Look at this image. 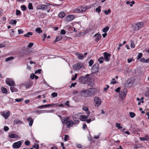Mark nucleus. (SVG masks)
<instances>
[{"mask_svg": "<svg viewBox=\"0 0 149 149\" xmlns=\"http://www.w3.org/2000/svg\"><path fill=\"white\" fill-rule=\"evenodd\" d=\"M112 81H111L110 83V84H115L117 83V82L115 81V79L114 78H113L112 79Z\"/></svg>", "mask_w": 149, "mask_h": 149, "instance_id": "nucleus-43", "label": "nucleus"}, {"mask_svg": "<svg viewBox=\"0 0 149 149\" xmlns=\"http://www.w3.org/2000/svg\"><path fill=\"white\" fill-rule=\"evenodd\" d=\"M35 31L38 33H40L42 32V31L40 28H37L36 29Z\"/></svg>", "mask_w": 149, "mask_h": 149, "instance_id": "nucleus-23", "label": "nucleus"}, {"mask_svg": "<svg viewBox=\"0 0 149 149\" xmlns=\"http://www.w3.org/2000/svg\"><path fill=\"white\" fill-rule=\"evenodd\" d=\"M33 147L34 148H36V149H38L39 147L38 145L37 144H34L33 145Z\"/></svg>", "mask_w": 149, "mask_h": 149, "instance_id": "nucleus-55", "label": "nucleus"}, {"mask_svg": "<svg viewBox=\"0 0 149 149\" xmlns=\"http://www.w3.org/2000/svg\"><path fill=\"white\" fill-rule=\"evenodd\" d=\"M94 93V90L93 88H90L86 90L82 91L80 94L82 96L87 97L93 94Z\"/></svg>", "mask_w": 149, "mask_h": 149, "instance_id": "nucleus-2", "label": "nucleus"}, {"mask_svg": "<svg viewBox=\"0 0 149 149\" xmlns=\"http://www.w3.org/2000/svg\"><path fill=\"white\" fill-rule=\"evenodd\" d=\"M35 75L33 74H32L30 75V78L31 79H33Z\"/></svg>", "mask_w": 149, "mask_h": 149, "instance_id": "nucleus-59", "label": "nucleus"}, {"mask_svg": "<svg viewBox=\"0 0 149 149\" xmlns=\"http://www.w3.org/2000/svg\"><path fill=\"white\" fill-rule=\"evenodd\" d=\"M135 46L133 43V41H131V47L132 48H134V47Z\"/></svg>", "mask_w": 149, "mask_h": 149, "instance_id": "nucleus-48", "label": "nucleus"}, {"mask_svg": "<svg viewBox=\"0 0 149 149\" xmlns=\"http://www.w3.org/2000/svg\"><path fill=\"white\" fill-rule=\"evenodd\" d=\"M81 8H82V11L83 12L85 11L86 10V6L83 5L82 6H81Z\"/></svg>", "mask_w": 149, "mask_h": 149, "instance_id": "nucleus-32", "label": "nucleus"}, {"mask_svg": "<svg viewBox=\"0 0 149 149\" xmlns=\"http://www.w3.org/2000/svg\"><path fill=\"white\" fill-rule=\"evenodd\" d=\"M25 143L26 145H29L30 144V142L28 140H27L25 142Z\"/></svg>", "mask_w": 149, "mask_h": 149, "instance_id": "nucleus-61", "label": "nucleus"}, {"mask_svg": "<svg viewBox=\"0 0 149 149\" xmlns=\"http://www.w3.org/2000/svg\"><path fill=\"white\" fill-rule=\"evenodd\" d=\"M127 94L126 91H121L120 93V96L122 97H125Z\"/></svg>", "mask_w": 149, "mask_h": 149, "instance_id": "nucleus-17", "label": "nucleus"}, {"mask_svg": "<svg viewBox=\"0 0 149 149\" xmlns=\"http://www.w3.org/2000/svg\"><path fill=\"white\" fill-rule=\"evenodd\" d=\"M5 47V44H0V48L3 47Z\"/></svg>", "mask_w": 149, "mask_h": 149, "instance_id": "nucleus-64", "label": "nucleus"}, {"mask_svg": "<svg viewBox=\"0 0 149 149\" xmlns=\"http://www.w3.org/2000/svg\"><path fill=\"white\" fill-rule=\"evenodd\" d=\"M143 23L142 22H140L135 24V25H132L131 27L134 31L138 30L140 29L143 26Z\"/></svg>", "mask_w": 149, "mask_h": 149, "instance_id": "nucleus-3", "label": "nucleus"}, {"mask_svg": "<svg viewBox=\"0 0 149 149\" xmlns=\"http://www.w3.org/2000/svg\"><path fill=\"white\" fill-rule=\"evenodd\" d=\"M13 59L14 57H13L11 56L6 58L5 60V61L6 62H8L11 60Z\"/></svg>", "mask_w": 149, "mask_h": 149, "instance_id": "nucleus-27", "label": "nucleus"}, {"mask_svg": "<svg viewBox=\"0 0 149 149\" xmlns=\"http://www.w3.org/2000/svg\"><path fill=\"white\" fill-rule=\"evenodd\" d=\"M6 84L10 86H14V82L11 79L7 78L6 80Z\"/></svg>", "mask_w": 149, "mask_h": 149, "instance_id": "nucleus-9", "label": "nucleus"}, {"mask_svg": "<svg viewBox=\"0 0 149 149\" xmlns=\"http://www.w3.org/2000/svg\"><path fill=\"white\" fill-rule=\"evenodd\" d=\"M69 136L68 135H66L65 136L64 140H67V139H69Z\"/></svg>", "mask_w": 149, "mask_h": 149, "instance_id": "nucleus-60", "label": "nucleus"}, {"mask_svg": "<svg viewBox=\"0 0 149 149\" xmlns=\"http://www.w3.org/2000/svg\"><path fill=\"white\" fill-rule=\"evenodd\" d=\"M66 32L64 30L62 29L61 31V33L63 35H65V34Z\"/></svg>", "mask_w": 149, "mask_h": 149, "instance_id": "nucleus-50", "label": "nucleus"}, {"mask_svg": "<svg viewBox=\"0 0 149 149\" xmlns=\"http://www.w3.org/2000/svg\"><path fill=\"white\" fill-rule=\"evenodd\" d=\"M41 69L38 70L36 71V72H35V73L36 74H37L38 73L40 74L41 73Z\"/></svg>", "mask_w": 149, "mask_h": 149, "instance_id": "nucleus-47", "label": "nucleus"}, {"mask_svg": "<svg viewBox=\"0 0 149 149\" xmlns=\"http://www.w3.org/2000/svg\"><path fill=\"white\" fill-rule=\"evenodd\" d=\"M10 89L12 92H16L18 91L17 90L14 88V86H11L10 87Z\"/></svg>", "mask_w": 149, "mask_h": 149, "instance_id": "nucleus-18", "label": "nucleus"}, {"mask_svg": "<svg viewBox=\"0 0 149 149\" xmlns=\"http://www.w3.org/2000/svg\"><path fill=\"white\" fill-rule=\"evenodd\" d=\"M33 33L32 32H28L27 34H25L24 35V36L25 37H30L29 36H31L32 35Z\"/></svg>", "mask_w": 149, "mask_h": 149, "instance_id": "nucleus-25", "label": "nucleus"}, {"mask_svg": "<svg viewBox=\"0 0 149 149\" xmlns=\"http://www.w3.org/2000/svg\"><path fill=\"white\" fill-rule=\"evenodd\" d=\"M143 140H148L149 139V138L148 135H146L145 136V137L143 138Z\"/></svg>", "mask_w": 149, "mask_h": 149, "instance_id": "nucleus-57", "label": "nucleus"}, {"mask_svg": "<svg viewBox=\"0 0 149 149\" xmlns=\"http://www.w3.org/2000/svg\"><path fill=\"white\" fill-rule=\"evenodd\" d=\"M14 123L16 124H17L19 123L20 122V120L18 119H17L14 120Z\"/></svg>", "mask_w": 149, "mask_h": 149, "instance_id": "nucleus-42", "label": "nucleus"}, {"mask_svg": "<svg viewBox=\"0 0 149 149\" xmlns=\"http://www.w3.org/2000/svg\"><path fill=\"white\" fill-rule=\"evenodd\" d=\"M33 43L32 42L30 43L28 45V47L29 48H31L33 45Z\"/></svg>", "mask_w": 149, "mask_h": 149, "instance_id": "nucleus-46", "label": "nucleus"}, {"mask_svg": "<svg viewBox=\"0 0 149 149\" xmlns=\"http://www.w3.org/2000/svg\"><path fill=\"white\" fill-rule=\"evenodd\" d=\"M142 53H139L138 56H137V59H140L142 56Z\"/></svg>", "mask_w": 149, "mask_h": 149, "instance_id": "nucleus-34", "label": "nucleus"}, {"mask_svg": "<svg viewBox=\"0 0 149 149\" xmlns=\"http://www.w3.org/2000/svg\"><path fill=\"white\" fill-rule=\"evenodd\" d=\"M109 29V27L107 26H106L103 29L102 31L104 32H106L108 31Z\"/></svg>", "mask_w": 149, "mask_h": 149, "instance_id": "nucleus-28", "label": "nucleus"}, {"mask_svg": "<svg viewBox=\"0 0 149 149\" xmlns=\"http://www.w3.org/2000/svg\"><path fill=\"white\" fill-rule=\"evenodd\" d=\"M94 101L95 103V107H98L101 105L102 103L101 99L97 97H94Z\"/></svg>", "mask_w": 149, "mask_h": 149, "instance_id": "nucleus-5", "label": "nucleus"}, {"mask_svg": "<svg viewBox=\"0 0 149 149\" xmlns=\"http://www.w3.org/2000/svg\"><path fill=\"white\" fill-rule=\"evenodd\" d=\"M27 120L29 122V125L30 126H31L32 125L33 123V120L31 118H28L27 119Z\"/></svg>", "mask_w": 149, "mask_h": 149, "instance_id": "nucleus-16", "label": "nucleus"}, {"mask_svg": "<svg viewBox=\"0 0 149 149\" xmlns=\"http://www.w3.org/2000/svg\"><path fill=\"white\" fill-rule=\"evenodd\" d=\"M65 14L64 12H61L59 14V16L60 18H63L64 17Z\"/></svg>", "mask_w": 149, "mask_h": 149, "instance_id": "nucleus-26", "label": "nucleus"}, {"mask_svg": "<svg viewBox=\"0 0 149 149\" xmlns=\"http://www.w3.org/2000/svg\"><path fill=\"white\" fill-rule=\"evenodd\" d=\"M21 8H22V10L23 11L25 10L26 9V8L24 5L21 6Z\"/></svg>", "mask_w": 149, "mask_h": 149, "instance_id": "nucleus-33", "label": "nucleus"}, {"mask_svg": "<svg viewBox=\"0 0 149 149\" xmlns=\"http://www.w3.org/2000/svg\"><path fill=\"white\" fill-rule=\"evenodd\" d=\"M82 109L83 110L86 111V112H87V111L88 112H89V111H88V108L86 107H83L82 108Z\"/></svg>", "mask_w": 149, "mask_h": 149, "instance_id": "nucleus-45", "label": "nucleus"}, {"mask_svg": "<svg viewBox=\"0 0 149 149\" xmlns=\"http://www.w3.org/2000/svg\"><path fill=\"white\" fill-rule=\"evenodd\" d=\"M77 55H78V58L80 59H83L84 56L82 54L78 53L77 54Z\"/></svg>", "mask_w": 149, "mask_h": 149, "instance_id": "nucleus-20", "label": "nucleus"}, {"mask_svg": "<svg viewBox=\"0 0 149 149\" xmlns=\"http://www.w3.org/2000/svg\"><path fill=\"white\" fill-rule=\"evenodd\" d=\"M145 60L146 59L145 58H142L140 59V61L141 62L145 63Z\"/></svg>", "mask_w": 149, "mask_h": 149, "instance_id": "nucleus-52", "label": "nucleus"}, {"mask_svg": "<svg viewBox=\"0 0 149 149\" xmlns=\"http://www.w3.org/2000/svg\"><path fill=\"white\" fill-rule=\"evenodd\" d=\"M141 146L139 144H137L134 147V148L136 149H137L140 147Z\"/></svg>", "mask_w": 149, "mask_h": 149, "instance_id": "nucleus-40", "label": "nucleus"}, {"mask_svg": "<svg viewBox=\"0 0 149 149\" xmlns=\"http://www.w3.org/2000/svg\"><path fill=\"white\" fill-rule=\"evenodd\" d=\"M77 84V82H74L73 83H72L71 86H70V88H71L72 87H74Z\"/></svg>", "mask_w": 149, "mask_h": 149, "instance_id": "nucleus-44", "label": "nucleus"}, {"mask_svg": "<svg viewBox=\"0 0 149 149\" xmlns=\"http://www.w3.org/2000/svg\"><path fill=\"white\" fill-rule=\"evenodd\" d=\"M116 127H117L118 129H122L123 128V127L121 126L120 123H116Z\"/></svg>", "mask_w": 149, "mask_h": 149, "instance_id": "nucleus-24", "label": "nucleus"}, {"mask_svg": "<svg viewBox=\"0 0 149 149\" xmlns=\"http://www.w3.org/2000/svg\"><path fill=\"white\" fill-rule=\"evenodd\" d=\"M6 20V17H3L1 19V21H4L3 23H5V21Z\"/></svg>", "mask_w": 149, "mask_h": 149, "instance_id": "nucleus-62", "label": "nucleus"}, {"mask_svg": "<svg viewBox=\"0 0 149 149\" xmlns=\"http://www.w3.org/2000/svg\"><path fill=\"white\" fill-rule=\"evenodd\" d=\"M77 74L76 73L75 74L74 77L72 78L71 79L72 80H74L77 78Z\"/></svg>", "mask_w": 149, "mask_h": 149, "instance_id": "nucleus-49", "label": "nucleus"}, {"mask_svg": "<svg viewBox=\"0 0 149 149\" xmlns=\"http://www.w3.org/2000/svg\"><path fill=\"white\" fill-rule=\"evenodd\" d=\"M2 92L4 93H7V91L6 88L4 87H2L1 88Z\"/></svg>", "mask_w": 149, "mask_h": 149, "instance_id": "nucleus-22", "label": "nucleus"}, {"mask_svg": "<svg viewBox=\"0 0 149 149\" xmlns=\"http://www.w3.org/2000/svg\"><path fill=\"white\" fill-rule=\"evenodd\" d=\"M9 127L8 126H6L4 127V130L5 131H7L9 130Z\"/></svg>", "mask_w": 149, "mask_h": 149, "instance_id": "nucleus-56", "label": "nucleus"}, {"mask_svg": "<svg viewBox=\"0 0 149 149\" xmlns=\"http://www.w3.org/2000/svg\"><path fill=\"white\" fill-rule=\"evenodd\" d=\"M94 37H96L95 39V41L97 42L101 38V35L100 34L97 33L94 35Z\"/></svg>", "mask_w": 149, "mask_h": 149, "instance_id": "nucleus-14", "label": "nucleus"}, {"mask_svg": "<svg viewBox=\"0 0 149 149\" xmlns=\"http://www.w3.org/2000/svg\"><path fill=\"white\" fill-rule=\"evenodd\" d=\"M80 119L81 120L85 121L87 119V117L85 115H82L80 116Z\"/></svg>", "mask_w": 149, "mask_h": 149, "instance_id": "nucleus-19", "label": "nucleus"}, {"mask_svg": "<svg viewBox=\"0 0 149 149\" xmlns=\"http://www.w3.org/2000/svg\"><path fill=\"white\" fill-rule=\"evenodd\" d=\"M18 33L19 34H20L21 33H23V31L21 29H18Z\"/></svg>", "mask_w": 149, "mask_h": 149, "instance_id": "nucleus-54", "label": "nucleus"}, {"mask_svg": "<svg viewBox=\"0 0 149 149\" xmlns=\"http://www.w3.org/2000/svg\"><path fill=\"white\" fill-rule=\"evenodd\" d=\"M1 115L3 116L5 119H7L10 115V112L9 111L7 112L6 113L5 112H2Z\"/></svg>", "mask_w": 149, "mask_h": 149, "instance_id": "nucleus-13", "label": "nucleus"}, {"mask_svg": "<svg viewBox=\"0 0 149 149\" xmlns=\"http://www.w3.org/2000/svg\"><path fill=\"white\" fill-rule=\"evenodd\" d=\"M74 16L73 15H68L66 18V20L67 22H70L73 20L74 19Z\"/></svg>", "mask_w": 149, "mask_h": 149, "instance_id": "nucleus-12", "label": "nucleus"}, {"mask_svg": "<svg viewBox=\"0 0 149 149\" xmlns=\"http://www.w3.org/2000/svg\"><path fill=\"white\" fill-rule=\"evenodd\" d=\"M23 100V99L22 98H17L15 99V101L16 102H22Z\"/></svg>", "mask_w": 149, "mask_h": 149, "instance_id": "nucleus-39", "label": "nucleus"}, {"mask_svg": "<svg viewBox=\"0 0 149 149\" xmlns=\"http://www.w3.org/2000/svg\"><path fill=\"white\" fill-rule=\"evenodd\" d=\"M82 8H81V6H80L79 7L77 8L76 10V12H77L78 13H82L83 12V11H82Z\"/></svg>", "mask_w": 149, "mask_h": 149, "instance_id": "nucleus-21", "label": "nucleus"}, {"mask_svg": "<svg viewBox=\"0 0 149 149\" xmlns=\"http://www.w3.org/2000/svg\"><path fill=\"white\" fill-rule=\"evenodd\" d=\"M76 146L79 148H82V146L81 145L79 144H77L76 145Z\"/></svg>", "mask_w": 149, "mask_h": 149, "instance_id": "nucleus-58", "label": "nucleus"}, {"mask_svg": "<svg viewBox=\"0 0 149 149\" xmlns=\"http://www.w3.org/2000/svg\"><path fill=\"white\" fill-rule=\"evenodd\" d=\"M89 76L88 74L82 76L78 79V81L82 84L86 83L90 86H93L94 84V81L93 79L89 77Z\"/></svg>", "mask_w": 149, "mask_h": 149, "instance_id": "nucleus-1", "label": "nucleus"}, {"mask_svg": "<svg viewBox=\"0 0 149 149\" xmlns=\"http://www.w3.org/2000/svg\"><path fill=\"white\" fill-rule=\"evenodd\" d=\"M99 68L98 64L97 63L95 64L92 67L91 70L94 72H97Z\"/></svg>", "mask_w": 149, "mask_h": 149, "instance_id": "nucleus-11", "label": "nucleus"}, {"mask_svg": "<svg viewBox=\"0 0 149 149\" xmlns=\"http://www.w3.org/2000/svg\"><path fill=\"white\" fill-rule=\"evenodd\" d=\"M21 14V13L20 10H16V15H20Z\"/></svg>", "mask_w": 149, "mask_h": 149, "instance_id": "nucleus-37", "label": "nucleus"}, {"mask_svg": "<svg viewBox=\"0 0 149 149\" xmlns=\"http://www.w3.org/2000/svg\"><path fill=\"white\" fill-rule=\"evenodd\" d=\"M62 39V37H58L57 38H56L55 40V42H57L58 41H59V40H61Z\"/></svg>", "mask_w": 149, "mask_h": 149, "instance_id": "nucleus-36", "label": "nucleus"}, {"mask_svg": "<svg viewBox=\"0 0 149 149\" xmlns=\"http://www.w3.org/2000/svg\"><path fill=\"white\" fill-rule=\"evenodd\" d=\"M130 3H132L133 4H134V1H131V2L129 1H127L126 2V3L127 4H130Z\"/></svg>", "mask_w": 149, "mask_h": 149, "instance_id": "nucleus-63", "label": "nucleus"}, {"mask_svg": "<svg viewBox=\"0 0 149 149\" xmlns=\"http://www.w3.org/2000/svg\"><path fill=\"white\" fill-rule=\"evenodd\" d=\"M93 61L92 60H91L88 62L89 66H91L93 65Z\"/></svg>", "mask_w": 149, "mask_h": 149, "instance_id": "nucleus-38", "label": "nucleus"}, {"mask_svg": "<svg viewBox=\"0 0 149 149\" xmlns=\"http://www.w3.org/2000/svg\"><path fill=\"white\" fill-rule=\"evenodd\" d=\"M129 114L130 117L132 118L134 117L136 115L135 114L134 112H130Z\"/></svg>", "mask_w": 149, "mask_h": 149, "instance_id": "nucleus-29", "label": "nucleus"}, {"mask_svg": "<svg viewBox=\"0 0 149 149\" xmlns=\"http://www.w3.org/2000/svg\"><path fill=\"white\" fill-rule=\"evenodd\" d=\"M120 87H119L115 89V91L116 93H118L120 91Z\"/></svg>", "mask_w": 149, "mask_h": 149, "instance_id": "nucleus-51", "label": "nucleus"}, {"mask_svg": "<svg viewBox=\"0 0 149 149\" xmlns=\"http://www.w3.org/2000/svg\"><path fill=\"white\" fill-rule=\"evenodd\" d=\"M22 143V142L20 141L15 142L13 144V147L14 148H19L21 147Z\"/></svg>", "mask_w": 149, "mask_h": 149, "instance_id": "nucleus-7", "label": "nucleus"}, {"mask_svg": "<svg viewBox=\"0 0 149 149\" xmlns=\"http://www.w3.org/2000/svg\"><path fill=\"white\" fill-rule=\"evenodd\" d=\"M11 22L12 24H15L17 23V21L16 20H11Z\"/></svg>", "mask_w": 149, "mask_h": 149, "instance_id": "nucleus-53", "label": "nucleus"}, {"mask_svg": "<svg viewBox=\"0 0 149 149\" xmlns=\"http://www.w3.org/2000/svg\"><path fill=\"white\" fill-rule=\"evenodd\" d=\"M100 8L101 6H99L96 9V11H97L98 13H100L101 11Z\"/></svg>", "mask_w": 149, "mask_h": 149, "instance_id": "nucleus-35", "label": "nucleus"}, {"mask_svg": "<svg viewBox=\"0 0 149 149\" xmlns=\"http://www.w3.org/2000/svg\"><path fill=\"white\" fill-rule=\"evenodd\" d=\"M84 66L83 64L81 63H79L75 64L74 66V68L79 70Z\"/></svg>", "mask_w": 149, "mask_h": 149, "instance_id": "nucleus-10", "label": "nucleus"}, {"mask_svg": "<svg viewBox=\"0 0 149 149\" xmlns=\"http://www.w3.org/2000/svg\"><path fill=\"white\" fill-rule=\"evenodd\" d=\"M28 8L30 10L33 9V7L32 6V4L31 3H29L28 5Z\"/></svg>", "mask_w": 149, "mask_h": 149, "instance_id": "nucleus-31", "label": "nucleus"}, {"mask_svg": "<svg viewBox=\"0 0 149 149\" xmlns=\"http://www.w3.org/2000/svg\"><path fill=\"white\" fill-rule=\"evenodd\" d=\"M39 9L43 10H46L48 6L45 5H42L39 6Z\"/></svg>", "mask_w": 149, "mask_h": 149, "instance_id": "nucleus-15", "label": "nucleus"}, {"mask_svg": "<svg viewBox=\"0 0 149 149\" xmlns=\"http://www.w3.org/2000/svg\"><path fill=\"white\" fill-rule=\"evenodd\" d=\"M61 121L63 124H66L67 127L68 128L70 127L74 124V123L72 121L69 120L67 118H64L62 119Z\"/></svg>", "mask_w": 149, "mask_h": 149, "instance_id": "nucleus-4", "label": "nucleus"}, {"mask_svg": "<svg viewBox=\"0 0 149 149\" xmlns=\"http://www.w3.org/2000/svg\"><path fill=\"white\" fill-rule=\"evenodd\" d=\"M104 56V60L106 61H108L110 59L111 54L107 52H104L103 53Z\"/></svg>", "mask_w": 149, "mask_h": 149, "instance_id": "nucleus-8", "label": "nucleus"}, {"mask_svg": "<svg viewBox=\"0 0 149 149\" xmlns=\"http://www.w3.org/2000/svg\"><path fill=\"white\" fill-rule=\"evenodd\" d=\"M9 136L11 138H15L19 139L20 137L15 132H12L9 133Z\"/></svg>", "mask_w": 149, "mask_h": 149, "instance_id": "nucleus-6", "label": "nucleus"}, {"mask_svg": "<svg viewBox=\"0 0 149 149\" xmlns=\"http://www.w3.org/2000/svg\"><path fill=\"white\" fill-rule=\"evenodd\" d=\"M57 93L55 92H53L52 94V95L53 97H56L57 96Z\"/></svg>", "mask_w": 149, "mask_h": 149, "instance_id": "nucleus-41", "label": "nucleus"}, {"mask_svg": "<svg viewBox=\"0 0 149 149\" xmlns=\"http://www.w3.org/2000/svg\"><path fill=\"white\" fill-rule=\"evenodd\" d=\"M104 13L106 15H107L108 14L110 13L111 12V10L110 9H108L107 11L106 10H104Z\"/></svg>", "mask_w": 149, "mask_h": 149, "instance_id": "nucleus-30", "label": "nucleus"}]
</instances>
